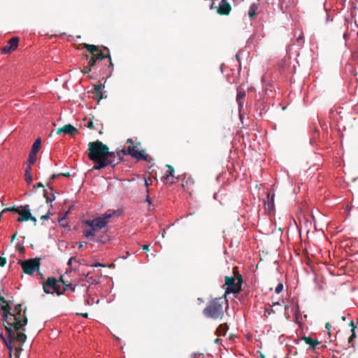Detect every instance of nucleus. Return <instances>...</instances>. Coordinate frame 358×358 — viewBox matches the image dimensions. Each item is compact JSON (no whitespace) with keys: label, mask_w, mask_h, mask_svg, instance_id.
I'll return each instance as SVG.
<instances>
[{"label":"nucleus","mask_w":358,"mask_h":358,"mask_svg":"<svg viewBox=\"0 0 358 358\" xmlns=\"http://www.w3.org/2000/svg\"><path fill=\"white\" fill-rule=\"evenodd\" d=\"M1 311L2 313L3 322L8 337L4 338L2 331H0V337L4 341L9 351L11 352V343L15 337V331L19 330L24 331L27 319L24 313L22 312L21 304L16 305L12 311L9 304L3 305L1 307Z\"/></svg>","instance_id":"1"},{"label":"nucleus","mask_w":358,"mask_h":358,"mask_svg":"<svg viewBox=\"0 0 358 358\" xmlns=\"http://www.w3.org/2000/svg\"><path fill=\"white\" fill-rule=\"evenodd\" d=\"M88 157L94 162L93 170H101L108 166L114 167L122 159L120 152H110L102 142L96 141L88 144Z\"/></svg>","instance_id":"2"},{"label":"nucleus","mask_w":358,"mask_h":358,"mask_svg":"<svg viewBox=\"0 0 358 358\" xmlns=\"http://www.w3.org/2000/svg\"><path fill=\"white\" fill-rule=\"evenodd\" d=\"M228 306L227 300L224 297L211 300L203 309V315L208 318L217 319L223 315V305Z\"/></svg>","instance_id":"3"},{"label":"nucleus","mask_w":358,"mask_h":358,"mask_svg":"<svg viewBox=\"0 0 358 358\" xmlns=\"http://www.w3.org/2000/svg\"><path fill=\"white\" fill-rule=\"evenodd\" d=\"M115 214V212L112 213H106L103 214L101 217H98L93 220H87L85 221V224L88 227H93L97 231L103 228H104L109 222L110 218H111Z\"/></svg>","instance_id":"4"},{"label":"nucleus","mask_w":358,"mask_h":358,"mask_svg":"<svg viewBox=\"0 0 358 358\" xmlns=\"http://www.w3.org/2000/svg\"><path fill=\"white\" fill-rule=\"evenodd\" d=\"M242 278L239 275L237 278L232 277L225 278V285L227 286L225 293H238L241 289Z\"/></svg>","instance_id":"5"},{"label":"nucleus","mask_w":358,"mask_h":358,"mask_svg":"<svg viewBox=\"0 0 358 358\" xmlns=\"http://www.w3.org/2000/svg\"><path fill=\"white\" fill-rule=\"evenodd\" d=\"M43 289L46 294L56 293L57 295L62 294L61 286L55 277H49L43 284Z\"/></svg>","instance_id":"6"},{"label":"nucleus","mask_w":358,"mask_h":358,"mask_svg":"<svg viewBox=\"0 0 358 358\" xmlns=\"http://www.w3.org/2000/svg\"><path fill=\"white\" fill-rule=\"evenodd\" d=\"M19 264L21 265L23 271L27 275H33L40 268L39 259L36 258L20 261Z\"/></svg>","instance_id":"7"},{"label":"nucleus","mask_w":358,"mask_h":358,"mask_svg":"<svg viewBox=\"0 0 358 358\" xmlns=\"http://www.w3.org/2000/svg\"><path fill=\"white\" fill-rule=\"evenodd\" d=\"M127 143H129L130 145L127 150H120L119 152L120 155L121 153H123L124 155H129L136 159L147 160L148 156L145 155L144 150H136V146L133 145V141L131 138H128Z\"/></svg>","instance_id":"8"},{"label":"nucleus","mask_w":358,"mask_h":358,"mask_svg":"<svg viewBox=\"0 0 358 358\" xmlns=\"http://www.w3.org/2000/svg\"><path fill=\"white\" fill-rule=\"evenodd\" d=\"M17 213L20 215V217L17 219V222H24L29 220L34 222V224L37 222L36 218L31 215L29 205H25L22 209L19 208Z\"/></svg>","instance_id":"9"},{"label":"nucleus","mask_w":358,"mask_h":358,"mask_svg":"<svg viewBox=\"0 0 358 358\" xmlns=\"http://www.w3.org/2000/svg\"><path fill=\"white\" fill-rule=\"evenodd\" d=\"M57 133L60 134L64 133V134H69L70 136H75L78 134V129L72 126L71 124H66L63 127L59 128Z\"/></svg>","instance_id":"10"},{"label":"nucleus","mask_w":358,"mask_h":358,"mask_svg":"<svg viewBox=\"0 0 358 358\" xmlns=\"http://www.w3.org/2000/svg\"><path fill=\"white\" fill-rule=\"evenodd\" d=\"M231 10L230 4L227 2V0H221L219 2V7L217 13L220 15H228Z\"/></svg>","instance_id":"11"},{"label":"nucleus","mask_w":358,"mask_h":358,"mask_svg":"<svg viewBox=\"0 0 358 358\" xmlns=\"http://www.w3.org/2000/svg\"><path fill=\"white\" fill-rule=\"evenodd\" d=\"M274 192L270 191L267 193L266 200L264 201V206L269 213H271L274 209Z\"/></svg>","instance_id":"12"},{"label":"nucleus","mask_w":358,"mask_h":358,"mask_svg":"<svg viewBox=\"0 0 358 358\" xmlns=\"http://www.w3.org/2000/svg\"><path fill=\"white\" fill-rule=\"evenodd\" d=\"M105 50H107L108 53L107 54H104L103 52H99L98 54V55H93V57H92L88 62V66H90V67L92 68V66H94L97 60H102L105 58H110V54L108 53V49L107 48H104Z\"/></svg>","instance_id":"13"},{"label":"nucleus","mask_w":358,"mask_h":358,"mask_svg":"<svg viewBox=\"0 0 358 358\" xmlns=\"http://www.w3.org/2000/svg\"><path fill=\"white\" fill-rule=\"evenodd\" d=\"M245 96V92L244 90H238L236 95V102L238 106V110L241 112L242 108L243 107V99Z\"/></svg>","instance_id":"14"},{"label":"nucleus","mask_w":358,"mask_h":358,"mask_svg":"<svg viewBox=\"0 0 358 358\" xmlns=\"http://www.w3.org/2000/svg\"><path fill=\"white\" fill-rule=\"evenodd\" d=\"M259 8V4L257 3H252L248 10V16L250 20H253L255 17L257 15V10Z\"/></svg>","instance_id":"15"},{"label":"nucleus","mask_w":358,"mask_h":358,"mask_svg":"<svg viewBox=\"0 0 358 358\" xmlns=\"http://www.w3.org/2000/svg\"><path fill=\"white\" fill-rule=\"evenodd\" d=\"M97 231L93 227H89L83 231L84 235L89 239L94 241V236Z\"/></svg>","instance_id":"16"},{"label":"nucleus","mask_w":358,"mask_h":358,"mask_svg":"<svg viewBox=\"0 0 358 358\" xmlns=\"http://www.w3.org/2000/svg\"><path fill=\"white\" fill-rule=\"evenodd\" d=\"M228 329L229 327L226 324H220L216 329V334L218 336H224Z\"/></svg>","instance_id":"17"},{"label":"nucleus","mask_w":358,"mask_h":358,"mask_svg":"<svg viewBox=\"0 0 358 358\" xmlns=\"http://www.w3.org/2000/svg\"><path fill=\"white\" fill-rule=\"evenodd\" d=\"M31 172V167L30 165H27L24 170V179L28 184H30L33 180Z\"/></svg>","instance_id":"18"},{"label":"nucleus","mask_w":358,"mask_h":358,"mask_svg":"<svg viewBox=\"0 0 358 358\" xmlns=\"http://www.w3.org/2000/svg\"><path fill=\"white\" fill-rule=\"evenodd\" d=\"M48 186L49 187V189H50V194L52 195V197H51V196H50L48 195L49 192H48V189H44V191H43V196L46 199V202L47 203H50V202H52L55 199V196L54 193H53L52 187H50L49 183L48 184Z\"/></svg>","instance_id":"19"},{"label":"nucleus","mask_w":358,"mask_h":358,"mask_svg":"<svg viewBox=\"0 0 358 358\" xmlns=\"http://www.w3.org/2000/svg\"><path fill=\"white\" fill-rule=\"evenodd\" d=\"M85 46L87 49V50L93 55L96 56L98 55L99 52H102L101 51L99 50L98 47L96 45L85 44Z\"/></svg>","instance_id":"20"},{"label":"nucleus","mask_w":358,"mask_h":358,"mask_svg":"<svg viewBox=\"0 0 358 358\" xmlns=\"http://www.w3.org/2000/svg\"><path fill=\"white\" fill-rule=\"evenodd\" d=\"M19 38L17 37H13L8 41V44L13 50H15L18 46Z\"/></svg>","instance_id":"21"},{"label":"nucleus","mask_w":358,"mask_h":358,"mask_svg":"<svg viewBox=\"0 0 358 358\" xmlns=\"http://www.w3.org/2000/svg\"><path fill=\"white\" fill-rule=\"evenodd\" d=\"M14 338H16L17 341H19L20 343H23L25 342L27 339V336L25 335V334L22 332H15Z\"/></svg>","instance_id":"22"},{"label":"nucleus","mask_w":358,"mask_h":358,"mask_svg":"<svg viewBox=\"0 0 358 358\" xmlns=\"http://www.w3.org/2000/svg\"><path fill=\"white\" fill-rule=\"evenodd\" d=\"M41 138H37L33 145H32V148H31V152H35V153H37L40 149V147H41Z\"/></svg>","instance_id":"23"},{"label":"nucleus","mask_w":358,"mask_h":358,"mask_svg":"<svg viewBox=\"0 0 358 358\" xmlns=\"http://www.w3.org/2000/svg\"><path fill=\"white\" fill-rule=\"evenodd\" d=\"M292 311L293 312V313L295 316L296 322H299V320L301 316V313H300V310H299V306L297 303L294 305V306L292 309Z\"/></svg>","instance_id":"24"},{"label":"nucleus","mask_w":358,"mask_h":358,"mask_svg":"<svg viewBox=\"0 0 358 358\" xmlns=\"http://www.w3.org/2000/svg\"><path fill=\"white\" fill-rule=\"evenodd\" d=\"M303 339L307 344H309L313 348H315L317 345L320 343L317 340L313 339L310 337H305Z\"/></svg>","instance_id":"25"},{"label":"nucleus","mask_w":358,"mask_h":358,"mask_svg":"<svg viewBox=\"0 0 358 358\" xmlns=\"http://www.w3.org/2000/svg\"><path fill=\"white\" fill-rule=\"evenodd\" d=\"M37 153L30 152L28 157L27 163L29 165L34 164L36 161Z\"/></svg>","instance_id":"26"},{"label":"nucleus","mask_w":358,"mask_h":358,"mask_svg":"<svg viewBox=\"0 0 358 358\" xmlns=\"http://www.w3.org/2000/svg\"><path fill=\"white\" fill-rule=\"evenodd\" d=\"M173 172H174L173 168L170 165H167V170H166L163 178L168 179L170 177H173Z\"/></svg>","instance_id":"27"},{"label":"nucleus","mask_w":358,"mask_h":358,"mask_svg":"<svg viewBox=\"0 0 358 358\" xmlns=\"http://www.w3.org/2000/svg\"><path fill=\"white\" fill-rule=\"evenodd\" d=\"M102 87L101 85H96L94 88V94L96 97H99V99H101L102 98L101 94H102Z\"/></svg>","instance_id":"28"},{"label":"nucleus","mask_w":358,"mask_h":358,"mask_svg":"<svg viewBox=\"0 0 358 358\" xmlns=\"http://www.w3.org/2000/svg\"><path fill=\"white\" fill-rule=\"evenodd\" d=\"M108 240V237L107 235H104V236H102L98 238H96V240L94 239V241L96 243H106Z\"/></svg>","instance_id":"29"},{"label":"nucleus","mask_w":358,"mask_h":358,"mask_svg":"<svg viewBox=\"0 0 358 358\" xmlns=\"http://www.w3.org/2000/svg\"><path fill=\"white\" fill-rule=\"evenodd\" d=\"M1 51L2 52L7 54L13 51V50L11 48H10L9 45L7 43L4 47L2 48Z\"/></svg>","instance_id":"30"},{"label":"nucleus","mask_w":358,"mask_h":358,"mask_svg":"<svg viewBox=\"0 0 358 358\" xmlns=\"http://www.w3.org/2000/svg\"><path fill=\"white\" fill-rule=\"evenodd\" d=\"M18 208H15V207H10V208H4L1 213H4L6 212H8V211H12V212H14V213H17L18 212Z\"/></svg>","instance_id":"31"},{"label":"nucleus","mask_w":358,"mask_h":358,"mask_svg":"<svg viewBox=\"0 0 358 358\" xmlns=\"http://www.w3.org/2000/svg\"><path fill=\"white\" fill-rule=\"evenodd\" d=\"M282 289H283V285H282V283H279L276 286V287L275 289V292L277 294H280L282 291Z\"/></svg>","instance_id":"32"},{"label":"nucleus","mask_w":358,"mask_h":358,"mask_svg":"<svg viewBox=\"0 0 358 358\" xmlns=\"http://www.w3.org/2000/svg\"><path fill=\"white\" fill-rule=\"evenodd\" d=\"M58 221H59V222L61 223V225L62 227H66V223L64 222L65 221V216H63L62 217H59L58 219Z\"/></svg>","instance_id":"33"},{"label":"nucleus","mask_w":358,"mask_h":358,"mask_svg":"<svg viewBox=\"0 0 358 358\" xmlns=\"http://www.w3.org/2000/svg\"><path fill=\"white\" fill-rule=\"evenodd\" d=\"M91 69H92V68L90 67V66H88V65H87V66H85V67L83 68V73H85V74L88 73L89 72H90V71H91Z\"/></svg>","instance_id":"34"},{"label":"nucleus","mask_w":358,"mask_h":358,"mask_svg":"<svg viewBox=\"0 0 358 358\" xmlns=\"http://www.w3.org/2000/svg\"><path fill=\"white\" fill-rule=\"evenodd\" d=\"M6 260L3 257H0V266L3 267L5 266Z\"/></svg>","instance_id":"35"},{"label":"nucleus","mask_w":358,"mask_h":358,"mask_svg":"<svg viewBox=\"0 0 358 358\" xmlns=\"http://www.w3.org/2000/svg\"><path fill=\"white\" fill-rule=\"evenodd\" d=\"M41 219L42 220H48V219H49V214H48V213H47V214H45V215H42V216L41 217Z\"/></svg>","instance_id":"36"},{"label":"nucleus","mask_w":358,"mask_h":358,"mask_svg":"<svg viewBox=\"0 0 358 358\" xmlns=\"http://www.w3.org/2000/svg\"><path fill=\"white\" fill-rule=\"evenodd\" d=\"M86 245H87V242H80L79 243L78 248H79V249H83L84 248V246Z\"/></svg>","instance_id":"37"},{"label":"nucleus","mask_w":358,"mask_h":358,"mask_svg":"<svg viewBox=\"0 0 358 358\" xmlns=\"http://www.w3.org/2000/svg\"><path fill=\"white\" fill-rule=\"evenodd\" d=\"M303 38V33H300V34L297 37V41L299 42L300 41H302Z\"/></svg>","instance_id":"38"},{"label":"nucleus","mask_w":358,"mask_h":358,"mask_svg":"<svg viewBox=\"0 0 358 358\" xmlns=\"http://www.w3.org/2000/svg\"><path fill=\"white\" fill-rule=\"evenodd\" d=\"M59 176V174H52L50 178V180H55V178H57L58 176Z\"/></svg>","instance_id":"39"},{"label":"nucleus","mask_w":358,"mask_h":358,"mask_svg":"<svg viewBox=\"0 0 358 358\" xmlns=\"http://www.w3.org/2000/svg\"><path fill=\"white\" fill-rule=\"evenodd\" d=\"M43 187V185L41 182H38L36 185H34V188Z\"/></svg>","instance_id":"40"},{"label":"nucleus","mask_w":358,"mask_h":358,"mask_svg":"<svg viewBox=\"0 0 358 358\" xmlns=\"http://www.w3.org/2000/svg\"><path fill=\"white\" fill-rule=\"evenodd\" d=\"M73 260H76V258H75V257H71V258L69 259V261H68V264L71 266V265L72 264V262H73Z\"/></svg>","instance_id":"41"},{"label":"nucleus","mask_w":358,"mask_h":358,"mask_svg":"<svg viewBox=\"0 0 358 358\" xmlns=\"http://www.w3.org/2000/svg\"><path fill=\"white\" fill-rule=\"evenodd\" d=\"M87 127L88 128H92V127H93V122H92V121H90V122H87Z\"/></svg>","instance_id":"42"},{"label":"nucleus","mask_w":358,"mask_h":358,"mask_svg":"<svg viewBox=\"0 0 358 358\" xmlns=\"http://www.w3.org/2000/svg\"><path fill=\"white\" fill-rule=\"evenodd\" d=\"M93 266H94V267L103 266H103H104V265H103V264H100V263H95V264L93 265Z\"/></svg>","instance_id":"43"},{"label":"nucleus","mask_w":358,"mask_h":358,"mask_svg":"<svg viewBox=\"0 0 358 358\" xmlns=\"http://www.w3.org/2000/svg\"><path fill=\"white\" fill-rule=\"evenodd\" d=\"M0 301H2L3 303H6V304H8V303L6 302L5 299L3 296H1V295H0Z\"/></svg>","instance_id":"44"},{"label":"nucleus","mask_w":358,"mask_h":358,"mask_svg":"<svg viewBox=\"0 0 358 358\" xmlns=\"http://www.w3.org/2000/svg\"><path fill=\"white\" fill-rule=\"evenodd\" d=\"M149 245H143V250H148Z\"/></svg>","instance_id":"45"},{"label":"nucleus","mask_w":358,"mask_h":358,"mask_svg":"<svg viewBox=\"0 0 358 358\" xmlns=\"http://www.w3.org/2000/svg\"><path fill=\"white\" fill-rule=\"evenodd\" d=\"M330 327H331V326H330V324H329V323H327V324H326L325 327H326V329H327L328 331H329V330H330Z\"/></svg>","instance_id":"46"},{"label":"nucleus","mask_w":358,"mask_h":358,"mask_svg":"<svg viewBox=\"0 0 358 358\" xmlns=\"http://www.w3.org/2000/svg\"><path fill=\"white\" fill-rule=\"evenodd\" d=\"M146 201L148 202L149 204H151V201H150V200L149 199L148 197H147Z\"/></svg>","instance_id":"47"},{"label":"nucleus","mask_w":358,"mask_h":358,"mask_svg":"<svg viewBox=\"0 0 358 358\" xmlns=\"http://www.w3.org/2000/svg\"><path fill=\"white\" fill-rule=\"evenodd\" d=\"M280 302H276V303H274L273 306H275V305H280Z\"/></svg>","instance_id":"48"},{"label":"nucleus","mask_w":358,"mask_h":358,"mask_svg":"<svg viewBox=\"0 0 358 358\" xmlns=\"http://www.w3.org/2000/svg\"><path fill=\"white\" fill-rule=\"evenodd\" d=\"M16 236V234H13V236H12V241L15 238Z\"/></svg>","instance_id":"49"},{"label":"nucleus","mask_w":358,"mask_h":358,"mask_svg":"<svg viewBox=\"0 0 358 358\" xmlns=\"http://www.w3.org/2000/svg\"><path fill=\"white\" fill-rule=\"evenodd\" d=\"M109 66H113V63H112V62H111V59L110 60V65H109Z\"/></svg>","instance_id":"50"},{"label":"nucleus","mask_w":358,"mask_h":358,"mask_svg":"<svg viewBox=\"0 0 358 358\" xmlns=\"http://www.w3.org/2000/svg\"><path fill=\"white\" fill-rule=\"evenodd\" d=\"M83 317H87V313L83 314Z\"/></svg>","instance_id":"51"},{"label":"nucleus","mask_w":358,"mask_h":358,"mask_svg":"<svg viewBox=\"0 0 358 358\" xmlns=\"http://www.w3.org/2000/svg\"><path fill=\"white\" fill-rule=\"evenodd\" d=\"M218 341H219V339H218V338H217V339L215 340V342H216V343H218Z\"/></svg>","instance_id":"52"},{"label":"nucleus","mask_w":358,"mask_h":358,"mask_svg":"<svg viewBox=\"0 0 358 358\" xmlns=\"http://www.w3.org/2000/svg\"><path fill=\"white\" fill-rule=\"evenodd\" d=\"M285 309H287V308H288V306H285Z\"/></svg>","instance_id":"53"},{"label":"nucleus","mask_w":358,"mask_h":358,"mask_svg":"<svg viewBox=\"0 0 358 358\" xmlns=\"http://www.w3.org/2000/svg\"><path fill=\"white\" fill-rule=\"evenodd\" d=\"M344 2L346 1V0H343Z\"/></svg>","instance_id":"54"}]
</instances>
